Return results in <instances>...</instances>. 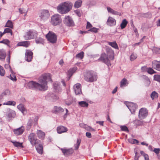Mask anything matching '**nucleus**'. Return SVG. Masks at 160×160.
I'll return each instance as SVG.
<instances>
[{"mask_svg":"<svg viewBox=\"0 0 160 160\" xmlns=\"http://www.w3.org/2000/svg\"><path fill=\"white\" fill-rule=\"evenodd\" d=\"M86 136L88 138H91L92 137L91 133L88 132H86Z\"/></svg>","mask_w":160,"mask_h":160,"instance_id":"obj_64","label":"nucleus"},{"mask_svg":"<svg viewBox=\"0 0 160 160\" xmlns=\"http://www.w3.org/2000/svg\"><path fill=\"white\" fill-rule=\"evenodd\" d=\"M79 105L83 107H87L88 106V104L85 101H80L78 102Z\"/></svg>","mask_w":160,"mask_h":160,"instance_id":"obj_35","label":"nucleus"},{"mask_svg":"<svg viewBox=\"0 0 160 160\" xmlns=\"http://www.w3.org/2000/svg\"><path fill=\"white\" fill-rule=\"evenodd\" d=\"M152 67L154 69L160 71V61L155 60L152 62Z\"/></svg>","mask_w":160,"mask_h":160,"instance_id":"obj_15","label":"nucleus"},{"mask_svg":"<svg viewBox=\"0 0 160 160\" xmlns=\"http://www.w3.org/2000/svg\"><path fill=\"white\" fill-rule=\"evenodd\" d=\"M24 131V127L22 126L20 128L15 129L13 130V132L16 135L18 136L22 134Z\"/></svg>","mask_w":160,"mask_h":160,"instance_id":"obj_20","label":"nucleus"},{"mask_svg":"<svg viewBox=\"0 0 160 160\" xmlns=\"http://www.w3.org/2000/svg\"><path fill=\"white\" fill-rule=\"evenodd\" d=\"M5 74L4 70L3 68L0 65V75L1 76H4Z\"/></svg>","mask_w":160,"mask_h":160,"instance_id":"obj_50","label":"nucleus"},{"mask_svg":"<svg viewBox=\"0 0 160 160\" xmlns=\"http://www.w3.org/2000/svg\"><path fill=\"white\" fill-rule=\"evenodd\" d=\"M61 150L64 156L69 155L72 153L73 152V150L72 148L68 149L61 148Z\"/></svg>","mask_w":160,"mask_h":160,"instance_id":"obj_18","label":"nucleus"},{"mask_svg":"<svg viewBox=\"0 0 160 160\" xmlns=\"http://www.w3.org/2000/svg\"><path fill=\"white\" fill-rule=\"evenodd\" d=\"M33 119L30 118L29 119L27 123V128L29 129L32 124Z\"/></svg>","mask_w":160,"mask_h":160,"instance_id":"obj_42","label":"nucleus"},{"mask_svg":"<svg viewBox=\"0 0 160 160\" xmlns=\"http://www.w3.org/2000/svg\"><path fill=\"white\" fill-rule=\"evenodd\" d=\"M10 41L7 39H4L2 41H0V43L4 44L7 45L8 46L10 47V46L8 44L10 43Z\"/></svg>","mask_w":160,"mask_h":160,"instance_id":"obj_40","label":"nucleus"},{"mask_svg":"<svg viewBox=\"0 0 160 160\" xmlns=\"http://www.w3.org/2000/svg\"><path fill=\"white\" fill-rule=\"evenodd\" d=\"M62 22L61 16L59 14H55L51 18V23L53 26H57L60 24Z\"/></svg>","mask_w":160,"mask_h":160,"instance_id":"obj_4","label":"nucleus"},{"mask_svg":"<svg viewBox=\"0 0 160 160\" xmlns=\"http://www.w3.org/2000/svg\"><path fill=\"white\" fill-rule=\"evenodd\" d=\"M4 30L5 31L6 33H10L11 35H12V30L9 28H6L4 29Z\"/></svg>","mask_w":160,"mask_h":160,"instance_id":"obj_56","label":"nucleus"},{"mask_svg":"<svg viewBox=\"0 0 160 160\" xmlns=\"http://www.w3.org/2000/svg\"><path fill=\"white\" fill-rule=\"evenodd\" d=\"M153 52L156 54H160V48L155 47L153 49Z\"/></svg>","mask_w":160,"mask_h":160,"instance_id":"obj_47","label":"nucleus"},{"mask_svg":"<svg viewBox=\"0 0 160 160\" xmlns=\"http://www.w3.org/2000/svg\"><path fill=\"white\" fill-rule=\"evenodd\" d=\"M35 41L37 43H43V39L41 38H37L35 39Z\"/></svg>","mask_w":160,"mask_h":160,"instance_id":"obj_48","label":"nucleus"},{"mask_svg":"<svg viewBox=\"0 0 160 160\" xmlns=\"http://www.w3.org/2000/svg\"><path fill=\"white\" fill-rule=\"evenodd\" d=\"M145 17L148 18H150L152 17V14L151 13H147L145 14Z\"/></svg>","mask_w":160,"mask_h":160,"instance_id":"obj_63","label":"nucleus"},{"mask_svg":"<svg viewBox=\"0 0 160 160\" xmlns=\"http://www.w3.org/2000/svg\"><path fill=\"white\" fill-rule=\"evenodd\" d=\"M147 72L148 73L151 74L156 73V72L153 69L150 68H147Z\"/></svg>","mask_w":160,"mask_h":160,"instance_id":"obj_45","label":"nucleus"},{"mask_svg":"<svg viewBox=\"0 0 160 160\" xmlns=\"http://www.w3.org/2000/svg\"><path fill=\"white\" fill-rule=\"evenodd\" d=\"M128 107L131 112H134L137 108L138 106L136 104L132 102L130 103L129 106Z\"/></svg>","mask_w":160,"mask_h":160,"instance_id":"obj_21","label":"nucleus"},{"mask_svg":"<svg viewBox=\"0 0 160 160\" xmlns=\"http://www.w3.org/2000/svg\"><path fill=\"white\" fill-rule=\"evenodd\" d=\"M48 81L52 82L50 75L49 73H45L39 78V83L32 81L28 82V86L30 89L45 91L48 89L47 82Z\"/></svg>","mask_w":160,"mask_h":160,"instance_id":"obj_1","label":"nucleus"},{"mask_svg":"<svg viewBox=\"0 0 160 160\" xmlns=\"http://www.w3.org/2000/svg\"><path fill=\"white\" fill-rule=\"evenodd\" d=\"M6 53L3 50H0V59H4L6 57Z\"/></svg>","mask_w":160,"mask_h":160,"instance_id":"obj_38","label":"nucleus"},{"mask_svg":"<svg viewBox=\"0 0 160 160\" xmlns=\"http://www.w3.org/2000/svg\"><path fill=\"white\" fill-rule=\"evenodd\" d=\"M84 52H81L76 55V58L82 59L83 57Z\"/></svg>","mask_w":160,"mask_h":160,"instance_id":"obj_49","label":"nucleus"},{"mask_svg":"<svg viewBox=\"0 0 160 160\" xmlns=\"http://www.w3.org/2000/svg\"><path fill=\"white\" fill-rule=\"evenodd\" d=\"M5 67L6 68H9L11 72L12 73V74H13V71H12V70L11 69V68L9 64H5Z\"/></svg>","mask_w":160,"mask_h":160,"instance_id":"obj_59","label":"nucleus"},{"mask_svg":"<svg viewBox=\"0 0 160 160\" xmlns=\"http://www.w3.org/2000/svg\"><path fill=\"white\" fill-rule=\"evenodd\" d=\"M73 99L71 96H68L67 98L64 100L65 104L68 106L71 105L73 102Z\"/></svg>","mask_w":160,"mask_h":160,"instance_id":"obj_25","label":"nucleus"},{"mask_svg":"<svg viewBox=\"0 0 160 160\" xmlns=\"http://www.w3.org/2000/svg\"><path fill=\"white\" fill-rule=\"evenodd\" d=\"M154 78V80L160 82V75H155Z\"/></svg>","mask_w":160,"mask_h":160,"instance_id":"obj_51","label":"nucleus"},{"mask_svg":"<svg viewBox=\"0 0 160 160\" xmlns=\"http://www.w3.org/2000/svg\"><path fill=\"white\" fill-rule=\"evenodd\" d=\"M46 98L47 99L55 102L58 99L59 97L52 93L49 92L46 96Z\"/></svg>","mask_w":160,"mask_h":160,"instance_id":"obj_12","label":"nucleus"},{"mask_svg":"<svg viewBox=\"0 0 160 160\" xmlns=\"http://www.w3.org/2000/svg\"><path fill=\"white\" fill-rule=\"evenodd\" d=\"M148 114L147 109L145 108H142L139 110L138 117L140 119H142L146 118Z\"/></svg>","mask_w":160,"mask_h":160,"instance_id":"obj_11","label":"nucleus"},{"mask_svg":"<svg viewBox=\"0 0 160 160\" xmlns=\"http://www.w3.org/2000/svg\"><path fill=\"white\" fill-rule=\"evenodd\" d=\"M82 3L81 0H79L76 1L74 5V7L75 8H78L80 7Z\"/></svg>","mask_w":160,"mask_h":160,"instance_id":"obj_31","label":"nucleus"},{"mask_svg":"<svg viewBox=\"0 0 160 160\" xmlns=\"http://www.w3.org/2000/svg\"><path fill=\"white\" fill-rule=\"evenodd\" d=\"M15 115V112L12 111L9 112L7 114V116L9 118H14Z\"/></svg>","mask_w":160,"mask_h":160,"instance_id":"obj_32","label":"nucleus"},{"mask_svg":"<svg viewBox=\"0 0 160 160\" xmlns=\"http://www.w3.org/2000/svg\"><path fill=\"white\" fill-rule=\"evenodd\" d=\"M73 88L76 95L82 93L81 85L79 83H77L73 86Z\"/></svg>","mask_w":160,"mask_h":160,"instance_id":"obj_13","label":"nucleus"},{"mask_svg":"<svg viewBox=\"0 0 160 160\" xmlns=\"http://www.w3.org/2000/svg\"><path fill=\"white\" fill-rule=\"evenodd\" d=\"M121 130L123 131H128V130L127 127L125 126H121Z\"/></svg>","mask_w":160,"mask_h":160,"instance_id":"obj_54","label":"nucleus"},{"mask_svg":"<svg viewBox=\"0 0 160 160\" xmlns=\"http://www.w3.org/2000/svg\"><path fill=\"white\" fill-rule=\"evenodd\" d=\"M108 44L115 49H118V45L115 41L113 42H109Z\"/></svg>","mask_w":160,"mask_h":160,"instance_id":"obj_34","label":"nucleus"},{"mask_svg":"<svg viewBox=\"0 0 160 160\" xmlns=\"http://www.w3.org/2000/svg\"><path fill=\"white\" fill-rule=\"evenodd\" d=\"M13 73L12 75L13 74ZM8 77L12 81H16L17 80L16 77L14 75H10V76H8Z\"/></svg>","mask_w":160,"mask_h":160,"instance_id":"obj_52","label":"nucleus"},{"mask_svg":"<svg viewBox=\"0 0 160 160\" xmlns=\"http://www.w3.org/2000/svg\"><path fill=\"white\" fill-rule=\"evenodd\" d=\"M98 29L97 28H96L93 27L88 30V32L89 31H90L92 32L96 33L98 32Z\"/></svg>","mask_w":160,"mask_h":160,"instance_id":"obj_53","label":"nucleus"},{"mask_svg":"<svg viewBox=\"0 0 160 160\" xmlns=\"http://www.w3.org/2000/svg\"><path fill=\"white\" fill-rule=\"evenodd\" d=\"M150 97L152 100L158 97V94L155 91H153L151 94Z\"/></svg>","mask_w":160,"mask_h":160,"instance_id":"obj_36","label":"nucleus"},{"mask_svg":"<svg viewBox=\"0 0 160 160\" xmlns=\"http://www.w3.org/2000/svg\"><path fill=\"white\" fill-rule=\"evenodd\" d=\"M106 51L110 58L113 59L114 58V52L110 48L108 47L106 49Z\"/></svg>","mask_w":160,"mask_h":160,"instance_id":"obj_19","label":"nucleus"},{"mask_svg":"<svg viewBox=\"0 0 160 160\" xmlns=\"http://www.w3.org/2000/svg\"><path fill=\"white\" fill-rule=\"evenodd\" d=\"M86 128L87 130H88L89 131L95 132V130L94 129L92 128L90 126H88Z\"/></svg>","mask_w":160,"mask_h":160,"instance_id":"obj_57","label":"nucleus"},{"mask_svg":"<svg viewBox=\"0 0 160 160\" xmlns=\"http://www.w3.org/2000/svg\"><path fill=\"white\" fill-rule=\"evenodd\" d=\"M16 102L13 101H8L6 103H4V104H5L8 105H12L15 106L16 104Z\"/></svg>","mask_w":160,"mask_h":160,"instance_id":"obj_43","label":"nucleus"},{"mask_svg":"<svg viewBox=\"0 0 160 160\" xmlns=\"http://www.w3.org/2000/svg\"><path fill=\"white\" fill-rule=\"evenodd\" d=\"M81 142V140L80 139H77V143L74 145L75 149L76 150L78 149Z\"/></svg>","mask_w":160,"mask_h":160,"instance_id":"obj_41","label":"nucleus"},{"mask_svg":"<svg viewBox=\"0 0 160 160\" xmlns=\"http://www.w3.org/2000/svg\"><path fill=\"white\" fill-rule=\"evenodd\" d=\"M137 57V55L133 53L131 55L130 57V60L132 61L135 60Z\"/></svg>","mask_w":160,"mask_h":160,"instance_id":"obj_44","label":"nucleus"},{"mask_svg":"<svg viewBox=\"0 0 160 160\" xmlns=\"http://www.w3.org/2000/svg\"><path fill=\"white\" fill-rule=\"evenodd\" d=\"M54 89L56 92H59L60 91V88L59 85L56 83H55L53 85Z\"/></svg>","mask_w":160,"mask_h":160,"instance_id":"obj_39","label":"nucleus"},{"mask_svg":"<svg viewBox=\"0 0 160 160\" xmlns=\"http://www.w3.org/2000/svg\"><path fill=\"white\" fill-rule=\"evenodd\" d=\"M57 130L58 133L59 134L66 132L68 131V129L66 127L63 126L58 127Z\"/></svg>","mask_w":160,"mask_h":160,"instance_id":"obj_23","label":"nucleus"},{"mask_svg":"<svg viewBox=\"0 0 160 160\" xmlns=\"http://www.w3.org/2000/svg\"><path fill=\"white\" fill-rule=\"evenodd\" d=\"M75 13L79 17L81 16V13L79 10H75L74 11Z\"/></svg>","mask_w":160,"mask_h":160,"instance_id":"obj_58","label":"nucleus"},{"mask_svg":"<svg viewBox=\"0 0 160 160\" xmlns=\"http://www.w3.org/2000/svg\"><path fill=\"white\" fill-rule=\"evenodd\" d=\"M18 45L19 46H23L27 47L29 45L30 42L29 41L22 42L18 43Z\"/></svg>","mask_w":160,"mask_h":160,"instance_id":"obj_29","label":"nucleus"},{"mask_svg":"<svg viewBox=\"0 0 160 160\" xmlns=\"http://www.w3.org/2000/svg\"><path fill=\"white\" fill-rule=\"evenodd\" d=\"M63 108L60 107L54 106L53 110V112L55 113L62 112L64 111Z\"/></svg>","mask_w":160,"mask_h":160,"instance_id":"obj_24","label":"nucleus"},{"mask_svg":"<svg viewBox=\"0 0 160 160\" xmlns=\"http://www.w3.org/2000/svg\"><path fill=\"white\" fill-rule=\"evenodd\" d=\"M37 35V33L35 31L30 30L24 36V39L26 40L33 39Z\"/></svg>","mask_w":160,"mask_h":160,"instance_id":"obj_8","label":"nucleus"},{"mask_svg":"<svg viewBox=\"0 0 160 160\" xmlns=\"http://www.w3.org/2000/svg\"><path fill=\"white\" fill-rule=\"evenodd\" d=\"M19 12L21 14H22L25 13V12L26 11L25 10H23V9L19 8Z\"/></svg>","mask_w":160,"mask_h":160,"instance_id":"obj_62","label":"nucleus"},{"mask_svg":"<svg viewBox=\"0 0 160 160\" xmlns=\"http://www.w3.org/2000/svg\"><path fill=\"white\" fill-rule=\"evenodd\" d=\"M33 53L32 52L29 50H26L25 53V59L28 62H30L32 58Z\"/></svg>","mask_w":160,"mask_h":160,"instance_id":"obj_14","label":"nucleus"},{"mask_svg":"<svg viewBox=\"0 0 160 160\" xmlns=\"http://www.w3.org/2000/svg\"><path fill=\"white\" fill-rule=\"evenodd\" d=\"M46 37L50 42L54 43L57 41V36L52 31H49L46 35Z\"/></svg>","mask_w":160,"mask_h":160,"instance_id":"obj_5","label":"nucleus"},{"mask_svg":"<svg viewBox=\"0 0 160 160\" xmlns=\"http://www.w3.org/2000/svg\"><path fill=\"white\" fill-rule=\"evenodd\" d=\"M10 94V91L8 89H6V90L4 92L2 93V96L3 95H9Z\"/></svg>","mask_w":160,"mask_h":160,"instance_id":"obj_55","label":"nucleus"},{"mask_svg":"<svg viewBox=\"0 0 160 160\" xmlns=\"http://www.w3.org/2000/svg\"><path fill=\"white\" fill-rule=\"evenodd\" d=\"M77 67H74L70 69L68 72V75L69 77V79L72 76L74 73L77 70Z\"/></svg>","mask_w":160,"mask_h":160,"instance_id":"obj_26","label":"nucleus"},{"mask_svg":"<svg viewBox=\"0 0 160 160\" xmlns=\"http://www.w3.org/2000/svg\"><path fill=\"white\" fill-rule=\"evenodd\" d=\"M5 27H9L12 28H13V25L12 21L10 20H8L5 26Z\"/></svg>","mask_w":160,"mask_h":160,"instance_id":"obj_37","label":"nucleus"},{"mask_svg":"<svg viewBox=\"0 0 160 160\" xmlns=\"http://www.w3.org/2000/svg\"><path fill=\"white\" fill-rule=\"evenodd\" d=\"M17 108L23 113H24V112L26 110V109L24 107V106L22 104H19L17 106Z\"/></svg>","mask_w":160,"mask_h":160,"instance_id":"obj_33","label":"nucleus"},{"mask_svg":"<svg viewBox=\"0 0 160 160\" xmlns=\"http://www.w3.org/2000/svg\"><path fill=\"white\" fill-rule=\"evenodd\" d=\"M38 144H37L35 145L36 149L37 152L40 154H42L43 152V147L41 144V141L38 143Z\"/></svg>","mask_w":160,"mask_h":160,"instance_id":"obj_16","label":"nucleus"},{"mask_svg":"<svg viewBox=\"0 0 160 160\" xmlns=\"http://www.w3.org/2000/svg\"><path fill=\"white\" fill-rule=\"evenodd\" d=\"M145 79L146 80L147 82V83L148 84V86H149L150 83V81L148 77L146 76H145Z\"/></svg>","mask_w":160,"mask_h":160,"instance_id":"obj_60","label":"nucleus"},{"mask_svg":"<svg viewBox=\"0 0 160 160\" xmlns=\"http://www.w3.org/2000/svg\"><path fill=\"white\" fill-rule=\"evenodd\" d=\"M160 149L159 148H155L153 151L156 154H158L159 153Z\"/></svg>","mask_w":160,"mask_h":160,"instance_id":"obj_61","label":"nucleus"},{"mask_svg":"<svg viewBox=\"0 0 160 160\" xmlns=\"http://www.w3.org/2000/svg\"><path fill=\"white\" fill-rule=\"evenodd\" d=\"M73 4L69 2H64L57 7L58 12L61 14H66L72 9Z\"/></svg>","mask_w":160,"mask_h":160,"instance_id":"obj_2","label":"nucleus"},{"mask_svg":"<svg viewBox=\"0 0 160 160\" xmlns=\"http://www.w3.org/2000/svg\"><path fill=\"white\" fill-rule=\"evenodd\" d=\"M37 135L38 138L41 139H43L45 137V134L41 130H38Z\"/></svg>","mask_w":160,"mask_h":160,"instance_id":"obj_27","label":"nucleus"},{"mask_svg":"<svg viewBox=\"0 0 160 160\" xmlns=\"http://www.w3.org/2000/svg\"><path fill=\"white\" fill-rule=\"evenodd\" d=\"M84 79L89 82H93L97 79V76L92 71H89L84 74Z\"/></svg>","mask_w":160,"mask_h":160,"instance_id":"obj_3","label":"nucleus"},{"mask_svg":"<svg viewBox=\"0 0 160 160\" xmlns=\"http://www.w3.org/2000/svg\"><path fill=\"white\" fill-rule=\"evenodd\" d=\"M10 142H12L13 145L16 147H21L23 148L22 143V142H20L16 141H10Z\"/></svg>","mask_w":160,"mask_h":160,"instance_id":"obj_28","label":"nucleus"},{"mask_svg":"<svg viewBox=\"0 0 160 160\" xmlns=\"http://www.w3.org/2000/svg\"><path fill=\"white\" fill-rule=\"evenodd\" d=\"M107 23L110 26H113L116 24V20L111 17H109L107 20Z\"/></svg>","mask_w":160,"mask_h":160,"instance_id":"obj_17","label":"nucleus"},{"mask_svg":"<svg viewBox=\"0 0 160 160\" xmlns=\"http://www.w3.org/2000/svg\"><path fill=\"white\" fill-rule=\"evenodd\" d=\"M50 16L49 11L47 10H41L40 12L39 17L41 21H45Z\"/></svg>","mask_w":160,"mask_h":160,"instance_id":"obj_7","label":"nucleus"},{"mask_svg":"<svg viewBox=\"0 0 160 160\" xmlns=\"http://www.w3.org/2000/svg\"><path fill=\"white\" fill-rule=\"evenodd\" d=\"M28 139L30 142L32 146H34L37 145V144H38L40 141L37 138L35 134L32 133H30L28 136Z\"/></svg>","mask_w":160,"mask_h":160,"instance_id":"obj_6","label":"nucleus"},{"mask_svg":"<svg viewBox=\"0 0 160 160\" xmlns=\"http://www.w3.org/2000/svg\"><path fill=\"white\" fill-rule=\"evenodd\" d=\"M128 22L127 21L126 19H124L123 20L120 24V27L122 29L124 28L128 24Z\"/></svg>","mask_w":160,"mask_h":160,"instance_id":"obj_30","label":"nucleus"},{"mask_svg":"<svg viewBox=\"0 0 160 160\" xmlns=\"http://www.w3.org/2000/svg\"><path fill=\"white\" fill-rule=\"evenodd\" d=\"M127 82V80L126 79L124 78L120 82V87H122L123 86L126 85Z\"/></svg>","mask_w":160,"mask_h":160,"instance_id":"obj_46","label":"nucleus"},{"mask_svg":"<svg viewBox=\"0 0 160 160\" xmlns=\"http://www.w3.org/2000/svg\"><path fill=\"white\" fill-rule=\"evenodd\" d=\"M64 24L69 27H72L74 25V23L71 17L69 16H66L64 20Z\"/></svg>","mask_w":160,"mask_h":160,"instance_id":"obj_10","label":"nucleus"},{"mask_svg":"<svg viewBox=\"0 0 160 160\" xmlns=\"http://www.w3.org/2000/svg\"><path fill=\"white\" fill-rule=\"evenodd\" d=\"M107 10L109 13H111L114 15H118L120 16L122 15L120 12L116 11L109 7H107Z\"/></svg>","mask_w":160,"mask_h":160,"instance_id":"obj_22","label":"nucleus"},{"mask_svg":"<svg viewBox=\"0 0 160 160\" xmlns=\"http://www.w3.org/2000/svg\"><path fill=\"white\" fill-rule=\"evenodd\" d=\"M98 60L105 63L108 66L111 65L110 61L108 58V55H107L104 52L102 53L101 54L100 57L98 59Z\"/></svg>","mask_w":160,"mask_h":160,"instance_id":"obj_9","label":"nucleus"}]
</instances>
